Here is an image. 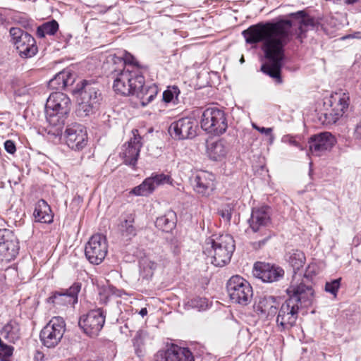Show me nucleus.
<instances>
[{"instance_id":"nucleus-27","label":"nucleus","mask_w":361,"mask_h":361,"mask_svg":"<svg viewBox=\"0 0 361 361\" xmlns=\"http://www.w3.org/2000/svg\"><path fill=\"white\" fill-rule=\"evenodd\" d=\"M35 221L50 224L53 221L54 216L51 207L44 200H39L33 213Z\"/></svg>"},{"instance_id":"nucleus-1","label":"nucleus","mask_w":361,"mask_h":361,"mask_svg":"<svg viewBox=\"0 0 361 361\" xmlns=\"http://www.w3.org/2000/svg\"><path fill=\"white\" fill-rule=\"evenodd\" d=\"M310 26H314L313 19L305 11H299L284 19L252 25L242 35L247 44L262 42V49L267 61L262 65L261 71L281 84L284 47L292 39L294 29L298 30V37L302 38Z\"/></svg>"},{"instance_id":"nucleus-55","label":"nucleus","mask_w":361,"mask_h":361,"mask_svg":"<svg viewBox=\"0 0 361 361\" xmlns=\"http://www.w3.org/2000/svg\"><path fill=\"white\" fill-rule=\"evenodd\" d=\"M312 170L310 169V175H311Z\"/></svg>"},{"instance_id":"nucleus-31","label":"nucleus","mask_w":361,"mask_h":361,"mask_svg":"<svg viewBox=\"0 0 361 361\" xmlns=\"http://www.w3.org/2000/svg\"><path fill=\"white\" fill-rule=\"evenodd\" d=\"M1 336L8 343H15L20 337V326L15 321H10L1 330Z\"/></svg>"},{"instance_id":"nucleus-33","label":"nucleus","mask_w":361,"mask_h":361,"mask_svg":"<svg viewBox=\"0 0 361 361\" xmlns=\"http://www.w3.org/2000/svg\"><path fill=\"white\" fill-rule=\"evenodd\" d=\"M289 264L293 267L294 275L293 278H298L297 271L302 268L305 262V254L298 250H293L289 253L288 259Z\"/></svg>"},{"instance_id":"nucleus-7","label":"nucleus","mask_w":361,"mask_h":361,"mask_svg":"<svg viewBox=\"0 0 361 361\" xmlns=\"http://www.w3.org/2000/svg\"><path fill=\"white\" fill-rule=\"evenodd\" d=\"M226 290L231 300L241 305H248L253 295L250 283L239 275L233 276L228 279Z\"/></svg>"},{"instance_id":"nucleus-29","label":"nucleus","mask_w":361,"mask_h":361,"mask_svg":"<svg viewBox=\"0 0 361 361\" xmlns=\"http://www.w3.org/2000/svg\"><path fill=\"white\" fill-rule=\"evenodd\" d=\"M228 150L227 143L223 140L212 142L207 147L208 156L214 161H222L226 158Z\"/></svg>"},{"instance_id":"nucleus-26","label":"nucleus","mask_w":361,"mask_h":361,"mask_svg":"<svg viewBox=\"0 0 361 361\" xmlns=\"http://www.w3.org/2000/svg\"><path fill=\"white\" fill-rule=\"evenodd\" d=\"M278 302L275 297L269 295L259 298L256 305L257 311L268 317H274L277 313Z\"/></svg>"},{"instance_id":"nucleus-11","label":"nucleus","mask_w":361,"mask_h":361,"mask_svg":"<svg viewBox=\"0 0 361 361\" xmlns=\"http://www.w3.org/2000/svg\"><path fill=\"white\" fill-rule=\"evenodd\" d=\"M300 279V274L298 275V279L293 278L290 286L286 290L288 300H293V304L297 305L299 308L302 306L307 307L314 301V290L312 286L305 284L303 280L298 283Z\"/></svg>"},{"instance_id":"nucleus-37","label":"nucleus","mask_w":361,"mask_h":361,"mask_svg":"<svg viewBox=\"0 0 361 361\" xmlns=\"http://www.w3.org/2000/svg\"><path fill=\"white\" fill-rule=\"evenodd\" d=\"M180 94V90L176 86L169 87L163 92V100L166 103H173L178 104L180 102L178 96Z\"/></svg>"},{"instance_id":"nucleus-14","label":"nucleus","mask_w":361,"mask_h":361,"mask_svg":"<svg viewBox=\"0 0 361 361\" xmlns=\"http://www.w3.org/2000/svg\"><path fill=\"white\" fill-rule=\"evenodd\" d=\"M198 123L194 116H186L172 122L169 133L176 140L192 139L197 135Z\"/></svg>"},{"instance_id":"nucleus-45","label":"nucleus","mask_w":361,"mask_h":361,"mask_svg":"<svg viewBox=\"0 0 361 361\" xmlns=\"http://www.w3.org/2000/svg\"><path fill=\"white\" fill-rule=\"evenodd\" d=\"M218 212H219V215L222 218H224L226 221H228V222L230 221L231 216H232V213H231V210L229 207H228L227 208H225V209H220V210H219Z\"/></svg>"},{"instance_id":"nucleus-17","label":"nucleus","mask_w":361,"mask_h":361,"mask_svg":"<svg viewBox=\"0 0 361 361\" xmlns=\"http://www.w3.org/2000/svg\"><path fill=\"white\" fill-rule=\"evenodd\" d=\"M65 135L67 145L73 150L80 151L87 145V131L84 126L80 123H73L68 125Z\"/></svg>"},{"instance_id":"nucleus-6","label":"nucleus","mask_w":361,"mask_h":361,"mask_svg":"<svg viewBox=\"0 0 361 361\" xmlns=\"http://www.w3.org/2000/svg\"><path fill=\"white\" fill-rule=\"evenodd\" d=\"M144 83L145 78L142 71L134 70L133 68H124L115 78L113 88L116 93L121 95H134Z\"/></svg>"},{"instance_id":"nucleus-15","label":"nucleus","mask_w":361,"mask_h":361,"mask_svg":"<svg viewBox=\"0 0 361 361\" xmlns=\"http://www.w3.org/2000/svg\"><path fill=\"white\" fill-rule=\"evenodd\" d=\"M108 251L106 237L102 234L93 235L87 243L85 255L87 260L94 264H99L104 259Z\"/></svg>"},{"instance_id":"nucleus-51","label":"nucleus","mask_w":361,"mask_h":361,"mask_svg":"<svg viewBox=\"0 0 361 361\" xmlns=\"http://www.w3.org/2000/svg\"><path fill=\"white\" fill-rule=\"evenodd\" d=\"M139 314L142 316V317H145V315H147V308H142L139 312Z\"/></svg>"},{"instance_id":"nucleus-22","label":"nucleus","mask_w":361,"mask_h":361,"mask_svg":"<svg viewBox=\"0 0 361 361\" xmlns=\"http://www.w3.org/2000/svg\"><path fill=\"white\" fill-rule=\"evenodd\" d=\"M171 177L164 173H153L146 178L142 184L135 187L132 193L135 195L147 196L151 194L158 185L169 183Z\"/></svg>"},{"instance_id":"nucleus-25","label":"nucleus","mask_w":361,"mask_h":361,"mask_svg":"<svg viewBox=\"0 0 361 361\" xmlns=\"http://www.w3.org/2000/svg\"><path fill=\"white\" fill-rule=\"evenodd\" d=\"M4 232L0 230V259L10 261L18 255V248L15 241L4 238Z\"/></svg>"},{"instance_id":"nucleus-24","label":"nucleus","mask_w":361,"mask_h":361,"mask_svg":"<svg viewBox=\"0 0 361 361\" xmlns=\"http://www.w3.org/2000/svg\"><path fill=\"white\" fill-rule=\"evenodd\" d=\"M167 263V259L162 255L157 260L143 258L140 261V276L143 279L149 280L152 277L154 271L157 269L158 264L166 266Z\"/></svg>"},{"instance_id":"nucleus-30","label":"nucleus","mask_w":361,"mask_h":361,"mask_svg":"<svg viewBox=\"0 0 361 361\" xmlns=\"http://www.w3.org/2000/svg\"><path fill=\"white\" fill-rule=\"evenodd\" d=\"M176 224V214L172 211L169 210L166 212L163 216L158 217L155 221V226L157 228L164 231H171Z\"/></svg>"},{"instance_id":"nucleus-50","label":"nucleus","mask_w":361,"mask_h":361,"mask_svg":"<svg viewBox=\"0 0 361 361\" xmlns=\"http://www.w3.org/2000/svg\"><path fill=\"white\" fill-rule=\"evenodd\" d=\"M172 252L175 256H178L180 252V249L178 245H175L173 247Z\"/></svg>"},{"instance_id":"nucleus-12","label":"nucleus","mask_w":361,"mask_h":361,"mask_svg":"<svg viewBox=\"0 0 361 361\" xmlns=\"http://www.w3.org/2000/svg\"><path fill=\"white\" fill-rule=\"evenodd\" d=\"M293 300L286 299L277 310L276 326L279 331H287L296 325L299 307Z\"/></svg>"},{"instance_id":"nucleus-52","label":"nucleus","mask_w":361,"mask_h":361,"mask_svg":"<svg viewBox=\"0 0 361 361\" xmlns=\"http://www.w3.org/2000/svg\"><path fill=\"white\" fill-rule=\"evenodd\" d=\"M360 0H345V4H353L358 2Z\"/></svg>"},{"instance_id":"nucleus-43","label":"nucleus","mask_w":361,"mask_h":361,"mask_svg":"<svg viewBox=\"0 0 361 361\" xmlns=\"http://www.w3.org/2000/svg\"><path fill=\"white\" fill-rule=\"evenodd\" d=\"M317 274V267L315 264L309 265L304 274V278L306 279H309L312 278L313 276H315Z\"/></svg>"},{"instance_id":"nucleus-53","label":"nucleus","mask_w":361,"mask_h":361,"mask_svg":"<svg viewBox=\"0 0 361 361\" xmlns=\"http://www.w3.org/2000/svg\"><path fill=\"white\" fill-rule=\"evenodd\" d=\"M240 63H243L244 62V58L243 56L241 57L240 60Z\"/></svg>"},{"instance_id":"nucleus-13","label":"nucleus","mask_w":361,"mask_h":361,"mask_svg":"<svg viewBox=\"0 0 361 361\" xmlns=\"http://www.w3.org/2000/svg\"><path fill=\"white\" fill-rule=\"evenodd\" d=\"M106 314L102 308L92 310L80 317L78 325L89 336H96L104 326Z\"/></svg>"},{"instance_id":"nucleus-46","label":"nucleus","mask_w":361,"mask_h":361,"mask_svg":"<svg viewBox=\"0 0 361 361\" xmlns=\"http://www.w3.org/2000/svg\"><path fill=\"white\" fill-rule=\"evenodd\" d=\"M353 137L355 140H361V119L355 126L353 131Z\"/></svg>"},{"instance_id":"nucleus-38","label":"nucleus","mask_w":361,"mask_h":361,"mask_svg":"<svg viewBox=\"0 0 361 361\" xmlns=\"http://www.w3.org/2000/svg\"><path fill=\"white\" fill-rule=\"evenodd\" d=\"M123 63L126 66L125 68H129L132 69L133 67L134 70H138L142 71L145 67L139 63L136 59L130 53L125 51L121 57Z\"/></svg>"},{"instance_id":"nucleus-8","label":"nucleus","mask_w":361,"mask_h":361,"mask_svg":"<svg viewBox=\"0 0 361 361\" xmlns=\"http://www.w3.org/2000/svg\"><path fill=\"white\" fill-rule=\"evenodd\" d=\"M201 128L209 133L221 135L228 128L226 114L216 106L207 108L202 114Z\"/></svg>"},{"instance_id":"nucleus-39","label":"nucleus","mask_w":361,"mask_h":361,"mask_svg":"<svg viewBox=\"0 0 361 361\" xmlns=\"http://www.w3.org/2000/svg\"><path fill=\"white\" fill-rule=\"evenodd\" d=\"M341 278L332 279L326 281L325 283L324 290L334 295V298L337 296L338 291L341 286Z\"/></svg>"},{"instance_id":"nucleus-32","label":"nucleus","mask_w":361,"mask_h":361,"mask_svg":"<svg viewBox=\"0 0 361 361\" xmlns=\"http://www.w3.org/2000/svg\"><path fill=\"white\" fill-rule=\"evenodd\" d=\"M157 93L158 88L155 85L149 87L143 85L136 91L134 95L140 99L141 105L145 106L154 100Z\"/></svg>"},{"instance_id":"nucleus-47","label":"nucleus","mask_w":361,"mask_h":361,"mask_svg":"<svg viewBox=\"0 0 361 361\" xmlns=\"http://www.w3.org/2000/svg\"><path fill=\"white\" fill-rule=\"evenodd\" d=\"M353 38V39H361V32H355L353 34L347 35L342 37L343 39Z\"/></svg>"},{"instance_id":"nucleus-44","label":"nucleus","mask_w":361,"mask_h":361,"mask_svg":"<svg viewBox=\"0 0 361 361\" xmlns=\"http://www.w3.org/2000/svg\"><path fill=\"white\" fill-rule=\"evenodd\" d=\"M4 145L5 150L8 153H9L11 154H13L16 152V144L13 140H8L5 141Z\"/></svg>"},{"instance_id":"nucleus-34","label":"nucleus","mask_w":361,"mask_h":361,"mask_svg":"<svg viewBox=\"0 0 361 361\" xmlns=\"http://www.w3.org/2000/svg\"><path fill=\"white\" fill-rule=\"evenodd\" d=\"M119 231L123 239L126 241L130 240L135 236L136 230L133 226V220H125L119 225Z\"/></svg>"},{"instance_id":"nucleus-23","label":"nucleus","mask_w":361,"mask_h":361,"mask_svg":"<svg viewBox=\"0 0 361 361\" xmlns=\"http://www.w3.org/2000/svg\"><path fill=\"white\" fill-rule=\"evenodd\" d=\"M215 176L207 171H200L190 178L194 190L203 195H209L214 190Z\"/></svg>"},{"instance_id":"nucleus-2","label":"nucleus","mask_w":361,"mask_h":361,"mask_svg":"<svg viewBox=\"0 0 361 361\" xmlns=\"http://www.w3.org/2000/svg\"><path fill=\"white\" fill-rule=\"evenodd\" d=\"M71 107V99L64 93L55 92L50 94L45 104L46 118L49 124V134L54 137L62 135Z\"/></svg>"},{"instance_id":"nucleus-4","label":"nucleus","mask_w":361,"mask_h":361,"mask_svg":"<svg viewBox=\"0 0 361 361\" xmlns=\"http://www.w3.org/2000/svg\"><path fill=\"white\" fill-rule=\"evenodd\" d=\"M73 92L78 94L80 101L75 111L78 116H88L97 109L102 94L97 82L84 80L77 84Z\"/></svg>"},{"instance_id":"nucleus-48","label":"nucleus","mask_w":361,"mask_h":361,"mask_svg":"<svg viewBox=\"0 0 361 361\" xmlns=\"http://www.w3.org/2000/svg\"><path fill=\"white\" fill-rule=\"evenodd\" d=\"M288 142H289L290 145H293V146H295V147H298L300 150H303V149H304L303 147H302V146L299 143V142H298V141L296 140V139H295V137H290L288 138Z\"/></svg>"},{"instance_id":"nucleus-21","label":"nucleus","mask_w":361,"mask_h":361,"mask_svg":"<svg viewBox=\"0 0 361 361\" xmlns=\"http://www.w3.org/2000/svg\"><path fill=\"white\" fill-rule=\"evenodd\" d=\"M154 360L194 361V357L188 348L172 345L166 350H159L154 355Z\"/></svg>"},{"instance_id":"nucleus-5","label":"nucleus","mask_w":361,"mask_h":361,"mask_svg":"<svg viewBox=\"0 0 361 361\" xmlns=\"http://www.w3.org/2000/svg\"><path fill=\"white\" fill-rule=\"evenodd\" d=\"M271 209L267 205L255 207L252 209L251 216L248 219L250 228L254 233H259L264 236L262 240L252 243L253 248H262L271 238V232L269 227L271 225Z\"/></svg>"},{"instance_id":"nucleus-10","label":"nucleus","mask_w":361,"mask_h":361,"mask_svg":"<svg viewBox=\"0 0 361 361\" xmlns=\"http://www.w3.org/2000/svg\"><path fill=\"white\" fill-rule=\"evenodd\" d=\"M66 331V324L61 317L52 318L41 330L39 338L48 348H55L61 342Z\"/></svg>"},{"instance_id":"nucleus-18","label":"nucleus","mask_w":361,"mask_h":361,"mask_svg":"<svg viewBox=\"0 0 361 361\" xmlns=\"http://www.w3.org/2000/svg\"><path fill=\"white\" fill-rule=\"evenodd\" d=\"M133 137L123 146V152L121 156L126 165L135 168L140 155V149L142 146L141 136L138 134L137 129L133 130Z\"/></svg>"},{"instance_id":"nucleus-49","label":"nucleus","mask_w":361,"mask_h":361,"mask_svg":"<svg viewBox=\"0 0 361 361\" xmlns=\"http://www.w3.org/2000/svg\"><path fill=\"white\" fill-rule=\"evenodd\" d=\"M43 357H44V355L40 352H37V353L35 355V361H44Z\"/></svg>"},{"instance_id":"nucleus-9","label":"nucleus","mask_w":361,"mask_h":361,"mask_svg":"<svg viewBox=\"0 0 361 361\" xmlns=\"http://www.w3.org/2000/svg\"><path fill=\"white\" fill-rule=\"evenodd\" d=\"M11 42L22 58H30L37 52L35 38L19 27H11L9 30Z\"/></svg>"},{"instance_id":"nucleus-16","label":"nucleus","mask_w":361,"mask_h":361,"mask_svg":"<svg viewBox=\"0 0 361 361\" xmlns=\"http://www.w3.org/2000/svg\"><path fill=\"white\" fill-rule=\"evenodd\" d=\"M81 287V283L75 282L69 288H61L52 292L47 300V302L52 304L56 308L74 305L78 302V293Z\"/></svg>"},{"instance_id":"nucleus-40","label":"nucleus","mask_w":361,"mask_h":361,"mask_svg":"<svg viewBox=\"0 0 361 361\" xmlns=\"http://www.w3.org/2000/svg\"><path fill=\"white\" fill-rule=\"evenodd\" d=\"M13 348L6 343L0 345V360L8 361L13 354Z\"/></svg>"},{"instance_id":"nucleus-35","label":"nucleus","mask_w":361,"mask_h":361,"mask_svg":"<svg viewBox=\"0 0 361 361\" xmlns=\"http://www.w3.org/2000/svg\"><path fill=\"white\" fill-rule=\"evenodd\" d=\"M59 30V24L55 20L43 23L37 30V35L39 37L43 38L47 35H54Z\"/></svg>"},{"instance_id":"nucleus-36","label":"nucleus","mask_w":361,"mask_h":361,"mask_svg":"<svg viewBox=\"0 0 361 361\" xmlns=\"http://www.w3.org/2000/svg\"><path fill=\"white\" fill-rule=\"evenodd\" d=\"M209 306L208 300L205 298L195 297L185 302V308L195 309L198 311L205 310Z\"/></svg>"},{"instance_id":"nucleus-19","label":"nucleus","mask_w":361,"mask_h":361,"mask_svg":"<svg viewBox=\"0 0 361 361\" xmlns=\"http://www.w3.org/2000/svg\"><path fill=\"white\" fill-rule=\"evenodd\" d=\"M254 275L264 282L278 281L284 275L283 269L274 264L257 262L254 265Z\"/></svg>"},{"instance_id":"nucleus-41","label":"nucleus","mask_w":361,"mask_h":361,"mask_svg":"<svg viewBox=\"0 0 361 361\" xmlns=\"http://www.w3.org/2000/svg\"><path fill=\"white\" fill-rule=\"evenodd\" d=\"M348 97H346L345 95L339 98L338 105L339 106L338 110L340 111V112L336 114V117L334 120V122H336V121L338 118V116H342V114L344 112L345 109L348 108Z\"/></svg>"},{"instance_id":"nucleus-42","label":"nucleus","mask_w":361,"mask_h":361,"mask_svg":"<svg viewBox=\"0 0 361 361\" xmlns=\"http://www.w3.org/2000/svg\"><path fill=\"white\" fill-rule=\"evenodd\" d=\"M252 126L254 129L257 130L260 133L270 136L271 140L274 138L273 135L271 134L273 131L272 128L259 127L254 123L252 124Z\"/></svg>"},{"instance_id":"nucleus-3","label":"nucleus","mask_w":361,"mask_h":361,"mask_svg":"<svg viewBox=\"0 0 361 361\" xmlns=\"http://www.w3.org/2000/svg\"><path fill=\"white\" fill-rule=\"evenodd\" d=\"M235 248L233 238L229 234H222L207 238L203 252L214 266L223 267L230 262Z\"/></svg>"},{"instance_id":"nucleus-54","label":"nucleus","mask_w":361,"mask_h":361,"mask_svg":"<svg viewBox=\"0 0 361 361\" xmlns=\"http://www.w3.org/2000/svg\"><path fill=\"white\" fill-rule=\"evenodd\" d=\"M83 361H99V360H83Z\"/></svg>"},{"instance_id":"nucleus-28","label":"nucleus","mask_w":361,"mask_h":361,"mask_svg":"<svg viewBox=\"0 0 361 361\" xmlns=\"http://www.w3.org/2000/svg\"><path fill=\"white\" fill-rule=\"evenodd\" d=\"M73 82L72 73L68 70H63L49 81L48 86L50 89L61 90Z\"/></svg>"},{"instance_id":"nucleus-20","label":"nucleus","mask_w":361,"mask_h":361,"mask_svg":"<svg viewBox=\"0 0 361 361\" xmlns=\"http://www.w3.org/2000/svg\"><path fill=\"white\" fill-rule=\"evenodd\" d=\"M335 143L336 139L331 133H320L309 139V151L314 155L320 156L323 152L331 149Z\"/></svg>"}]
</instances>
